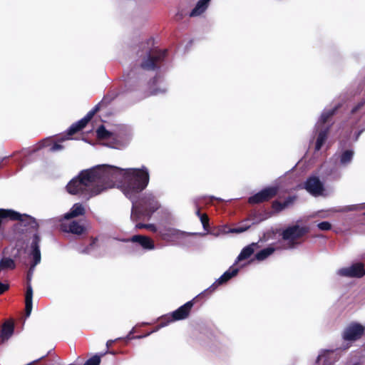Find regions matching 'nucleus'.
Returning <instances> with one entry per match:
<instances>
[{
  "mask_svg": "<svg viewBox=\"0 0 365 365\" xmlns=\"http://www.w3.org/2000/svg\"><path fill=\"white\" fill-rule=\"evenodd\" d=\"M308 227L298 225L289 226L282 234V239L287 242L288 248H293L298 244L297 240L308 232Z\"/></svg>",
  "mask_w": 365,
  "mask_h": 365,
  "instance_id": "nucleus-5",
  "label": "nucleus"
},
{
  "mask_svg": "<svg viewBox=\"0 0 365 365\" xmlns=\"http://www.w3.org/2000/svg\"><path fill=\"white\" fill-rule=\"evenodd\" d=\"M41 146L48 148L49 151L56 152L63 149L59 143H52L51 139H45L41 142Z\"/></svg>",
  "mask_w": 365,
  "mask_h": 365,
  "instance_id": "nucleus-25",
  "label": "nucleus"
},
{
  "mask_svg": "<svg viewBox=\"0 0 365 365\" xmlns=\"http://www.w3.org/2000/svg\"><path fill=\"white\" fill-rule=\"evenodd\" d=\"M196 215L199 217L203 227L205 229L208 225L209 218L206 214H201L200 210L197 208L196 211Z\"/></svg>",
  "mask_w": 365,
  "mask_h": 365,
  "instance_id": "nucleus-32",
  "label": "nucleus"
},
{
  "mask_svg": "<svg viewBox=\"0 0 365 365\" xmlns=\"http://www.w3.org/2000/svg\"><path fill=\"white\" fill-rule=\"evenodd\" d=\"M40 242V237L36 234L31 238L30 245L26 249V252L28 254L29 257L33 261L27 275L28 283L25 296L26 314L27 317L30 316L32 310L33 289L30 281L31 279L35 267L40 263L41 259L39 245Z\"/></svg>",
  "mask_w": 365,
  "mask_h": 365,
  "instance_id": "nucleus-2",
  "label": "nucleus"
},
{
  "mask_svg": "<svg viewBox=\"0 0 365 365\" xmlns=\"http://www.w3.org/2000/svg\"><path fill=\"white\" fill-rule=\"evenodd\" d=\"M319 230L327 231L331 228V225L329 222H322L317 225Z\"/></svg>",
  "mask_w": 365,
  "mask_h": 365,
  "instance_id": "nucleus-35",
  "label": "nucleus"
},
{
  "mask_svg": "<svg viewBox=\"0 0 365 365\" xmlns=\"http://www.w3.org/2000/svg\"><path fill=\"white\" fill-rule=\"evenodd\" d=\"M14 332V326L12 324L6 322L5 323L1 329V337L2 341L8 339Z\"/></svg>",
  "mask_w": 365,
  "mask_h": 365,
  "instance_id": "nucleus-24",
  "label": "nucleus"
},
{
  "mask_svg": "<svg viewBox=\"0 0 365 365\" xmlns=\"http://www.w3.org/2000/svg\"><path fill=\"white\" fill-rule=\"evenodd\" d=\"M9 288V285L6 284H3L0 282V294L4 293Z\"/></svg>",
  "mask_w": 365,
  "mask_h": 365,
  "instance_id": "nucleus-36",
  "label": "nucleus"
},
{
  "mask_svg": "<svg viewBox=\"0 0 365 365\" xmlns=\"http://www.w3.org/2000/svg\"><path fill=\"white\" fill-rule=\"evenodd\" d=\"M99 106L100 104H98L91 110H90L84 118L72 124L67 130L66 136L65 138H61L59 141L62 142L65 140H68L70 139V136H71L73 134L82 130L91 120L93 115L99 110Z\"/></svg>",
  "mask_w": 365,
  "mask_h": 365,
  "instance_id": "nucleus-7",
  "label": "nucleus"
},
{
  "mask_svg": "<svg viewBox=\"0 0 365 365\" xmlns=\"http://www.w3.org/2000/svg\"><path fill=\"white\" fill-rule=\"evenodd\" d=\"M337 354L333 350H324L317 357L318 365H330L337 359Z\"/></svg>",
  "mask_w": 365,
  "mask_h": 365,
  "instance_id": "nucleus-15",
  "label": "nucleus"
},
{
  "mask_svg": "<svg viewBox=\"0 0 365 365\" xmlns=\"http://www.w3.org/2000/svg\"><path fill=\"white\" fill-rule=\"evenodd\" d=\"M163 238L170 241H177L183 238L186 233L176 229H168L163 235Z\"/></svg>",
  "mask_w": 365,
  "mask_h": 365,
  "instance_id": "nucleus-20",
  "label": "nucleus"
},
{
  "mask_svg": "<svg viewBox=\"0 0 365 365\" xmlns=\"http://www.w3.org/2000/svg\"><path fill=\"white\" fill-rule=\"evenodd\" d=\"M127 241L138 243L145 250H151L155 248L153 241L150 237L144 235H134Z\"/></svg>",
  "mask_w": 365,
  "mask_h": 365,
  "instance_id": "nucleus-17",
  "label": "nucleus"
},
{
  "mask_svg": "<svg viewBox=\"0 0 365 365\" xmlns=\"http://www.w3.org/2000/svg\"><path fill=\"white\" fill-rule=\"evenodd\" d=\"M15 267L14 261L10 258H3L0 261V269H14Z\"/></svg>",
  "mask_w": 365,
  "mask_h": 365,
  "instance_id": "nucleus-28",
  "label": "nucleus"
},
{
  "mask_svg": "<svg viewBox=\"0 0 365 365\" xmlns=\"http://www.w3.org/2000/svg\"><path fill=\"white\" fill-rule=\"evenodd\" d=\"M257 246L256 243H252L242 249L241 252L237 257V262L249 258L255 252V247Z\"/></svg>",
  "mask_w": 365,
  "mask_h": 365,
  "instance_id": "nucleus-22",
  "label": "nucleus"
},
{
  "mask_svg": "<svg viewBox=\"0 0 365 365\" xmlns=\"http://www.w3.org/2000/svg\"><path fill=\"white\" fill-rule=\"evenodd\" d=\"M362 209H365V203L349 205L343 209L339 210V211L346 212V211H352V210H362Z\"/></svg>",
  "mask_w": 365,
  "mask_h": 365,
  "instance_id": "nucleus-31",
  "label": "nucleus"
},
{
  "mask_svg": "<svg viewBox=\"0 0 365 365\" xmlns=\"http://www.w3.org/2000/svg\"><path fill=\"white\" fill-rule=\"evenodd\" d=\"M83 252H86V253H88V252H90V250H89V249H88L87 250H85V251H83Z\"/></svg>",
  "mask_w": 365,
  "mask_h": 365,
  "instance_id": "nucleus-40",
  "label": "nucleus"
},
{
  "mask_svg": "<svg viewBox=\"0 0 365 365\" xmlns=\"http://www.w3.org/2000/svg\"><path fill=\"white\" fill-rule=\"evenodd\" d=\"M353 115H358L359 113H361L365 112V100L360 102L356 106H355L352 110Z\"/></svg>",
  "mask_w": 365,
  "mask_h": 365,
  "instance_id": "nucleus-30",
  "label": "nucleus"
},
{
  "mask_svg": "<svg viewBox=\"0 0 365 365\" xmlns=\"http://www.w3.org/2000/svg\"><path fill=\"white\" fill-rule=\"evenodd\" d=\"M135 227L138 228V229H142V228H145V229H148L152 232H156L157 229H156V227L153 225V224H142V223H138L135 225Z\"/></svg>",
  "mask_w": 365,
  "mask_h": 365,
  "instance_id": "nucleus-33",
  "label": "nucleus"
},
{
  "mask_svg": "<svg viewBox=\"0 0 365 365\" xmlns=\"http://www.w3.org/2000/svg\"><path fill=\"white\" fill-rule=\"evenodd\" d=\"M336 109V108L324 110L316 124L315 128L316 132L318 133V136L316 142L315 150L317 151L321 149L327 139L329 125V119L334 115Z\"/></svg>",
  "mask_w": 365,
  "mask_h": 365,
  "instance_id": "nucleus-4",
  "label": "nucleus"
},
{
  "mask_svg": "<svg viewBox=\"0 0 365 365\" xmlns=\"http://www.w3.org/2000/svg\"><path fill=\"white\" fill-rule=\"evenodd\" d=\"M274 248L271 247H267L257 252L255 255V257L259 261L264 260L269 255H271L274 252Z\"/></svg>",
  "mask_w": 365,
  "mask_h": 365,
  "instance_id": "nucleus-26",
  "label": "nucleus"
},
{
  "mask_svg": "<svg viewBox=\"0 0 365 365\" xmlns=\"http://www.w3.org/2000/svg\"><path fill=\"white\" fill-rule=\"evenodd\" d=\"M364 215H365V212H364Z\"/></svg>",
  "mask_w": 365,
  "mask_h": 365,
  "instance_id": "nucleus-43",
  "label": "nucleus"
},
{
  "mask_svg": "<svg viewBox=\"0 0 365 365\" xmlns=\"http://www.w3.org/2000/svg\"><path fill=\"white\" fill-rule=\"evenodd\" d=\"M165 89H163V90H161V91H155L153 92V94H158V93H160V92L163 93V92H165Z\"/></svg>",
  "mask_w": 365,
  "mask_h": 365,
  "instance_id": "nucleus-38",
  "label": "nucleus"
},
{
  "mask_svg": "<svg viewBox=\"0 0 365 365\" xmlns=\"http://www.w3.org/2000/svg\"><path fill=\"white\" fill-rule=\"evenodd\" d=\"M305 189L312 195L324 196L327 195L326 190L322 182L315 176L310 177L304 184Z\"/></svg>",
  "mask_w": 365,
  "mask_h": 365,
  "instance_id": "nucleus-9",
  "label": "nucleus"
},
{
  "mask_svg": "<svg viewBox=\"0 0 365 365\" xmlns=\"http://www.w3.org/2000/svg\"><path fill=\"white\" fill-rule=\"evenodd\" d=\"M149 180V172L145 166L121 169L101 165L81 171L78 177L68 182L66 189L72 195L79 194L89 199L119 183L122 192L132 202L130 218L136 221L150 218L160 207L152 194H145L138 200L140 193L148 186Z\"/></svg>",
  "mask_w": 365,
  "mask_h": 365,
  "instance_id": "nucleus-1",
  "label": "nucleus"
},
{
  "mask_svg": "<svg viewBox=\"0 0 365 365\" xmlns=\"http://www.w3.org/2000/svg\"><path fill=\"white\" fill-rule=\"evenodd\" d=\"M251 226V224L249 222V220H247L245 222H243L241 225L239 226L232 228L229 230V232L230 233H242L246 230H247Z\"/></svg>",
  "mask_w": 365,
  "mask_h": 365,
  "instance_id": "nucleus-27",
  "label": "nucleus"
},
{
  "mask_svg": "<svg viewBox=\"0 0 365 365\" xmlns=\"http://www.w3.org/2000/svg\"><path fill=\"white\" fill-rule=\"evenodd\" d=\"M354 152L351 150H344L339 156L340 165L346 166L349 164L353 158Z\"/></svg>",
  "mask_w": 365,
  "mask_h": 365,
  "instance_id": "nucleus-23",
  "label": "nucleus"
},
{
  "mask_svg": "<svg viewBox=\"0 0 365 365\" xmlns=\"http://www.w3.org/2000/svg\"><path fill=\"white\" fill-rule=\"evenodd\" d=\"M133 332H134V329H133L130 331V333H129L128 336H127V338H128V339H129V338H130V335H131Z\"/></svg>",
  "mask_w": 365,
  "mask_h": 365,
  "instance_id": "nucleus-39",
  "label": "nucleus"
},
{
  "mask_svg": "<svg viewBox=\"0 0 365 365\" xmlns=\"http://www.w3.org/2000/svg\"><path fill=\"white\" fill-rule=\"evenodd\" d=\"M239 269L238 268L230 267L228 270H227L220 278H218L215 282H214L207 289L205 292H212L215 290L217 286L221 285L228 280H230L232 277H235Z\"/></svg>",
  "mask_w": 365,
  "mask_h": 365,
  "instance_id": "nucleus-14",
  "label": "nucleus"
},
{
  "mask_svg": "<svg viewBox=\"0 0 365 365\" xmlns=\"http://www.w3.org/2000/svg\"><path fill=\"white\" fill-rule=\"evenodd\" d=\"M166 51H149L141 63V67L145 70H154L156 64L165 56Z\"/></svg>",
  "mask_w": 365,
  "mask_h": 365,
  "instance_id": "nucleus-8",
  "label": "nucleus"
},
{
  "mask_svg": "<svg viewBox=\"0 0 365 365\" xmlns=\"http://www.w3.org/2000/svg\"><path fill=\"white\" fill-rule=\"evenodd\" d=\"M319 171L323 178L327 179H336L339 177L336 165H332L331 163H324L321 166Z\"/></svg>",
  "mask_w": 365,
  "mask_h": 365,
  "instance_id": "nucleus-16",
  "label": "nucleus"
},
{
  "mask_svg": "<svg viewBox=\"0 0 365 365\" xmlns=\"http://www.w3.org/2000/svg\"><path fill=\"white\" fill-rule=\"evenodd\" d=\"M210 0H200L192 10L190 16L195 17L201 15L207 8Z\"/></svg>",
  "mask_w": 365,
  "mask_h": 365,
  "instance_id": "nucleus-21",
  "label": "nucleus"
},
{
  "mask_svg": "<svg viewBox=\"0 0 365 365\" xmlns=\"http://www.w3.org/2000/svg\"><path fill=\"white\" fill-rule=\"evenodd\" d=\"M365 130V128H361L359 130H358L357 132L355 133V137L354 138V140L356 141L357 140L358 138L359 137L360 134Z\"/></svg>",
  "mask_w": 365,
  "mask_h": 365,
  "instance_id": "nucleus-37",
  "label": "nucleus"
},
{
  "mask_svg": "<svg viewBox=\"0 0 365 365\" xmlns=\"http://www.w3.org/2000/svg\"><path fill=\"white\" fill-rule=\"evenodd\" d=\"M96 133L98 138L112 140L111 147L117 149L127 145L132 138L131 130L125 127H121L116 132L112 133L101 125L97 129Z\"/></svg>",
  "mask_w": 365,
  "mask_h": 365,
  "instance_id": "nucleus-3",
  "label": "nucleus"
},
{
  "mask_svg": "<svg viewBox=\"0 0 365 365\" xmlns=\"http://www.w3.org/2000/svg\"><path fill=\"white\" fill-rule=\"evenodd\" d=\"M337 274L343 277H361L365 274V270L363 264L358 262L350 267L339 269Z\"/></svg>",
  "mask_w": 365,
  "mask_h": 365,
  "instance_id": "nucleus-10",
  "label": "nucleus"
},
{
  "mask_svg": "<svg viewBox=\"0 0 365 365\" xmlns=\"http://www.w3.org/2000/svg\"><path fill=\"white\" fill-rule=\"evenodd\" d=\"M290 203L291 201L289 200H286L284 202H275L273 203V208L276 211L279 212L287 207Z\"/></svg>",
  "mask_w": 365,
  "mask_h": 365,
  "instance_id": "nucleus-29",
  "label": "nucleus"
},
{
  "mask_svg": "<svg viewBox=\"0 0 365 365\" xmlns=\"http://www.w3.org/2000/svg\"><path fill=\"white\" fill-rule=\"evenodd\" d=\"M193 306L192 301H189L186 302L182 306L180 307L178 309L173 312L170 314L165 315L159 327H158L155 330L153 331H155L159 329L160 327H163L165 326H167L169 323L178 321V320H182L186 319Z\"/></svg>",
  "mask_w": 365,
  "mask_h": 365,
  "instance_id": "nucleus-6",
  "label": "nucleus"
},
{
  "mask_svg": "<svg viewBox=\"0 0 365 365\" xmlns=\"http://www.w3.org/2000/svg\"><path fill=\"white\" fill-rule=\"evenodd\" d=\"M142 337H143L142 336H137V338H142Z\"/></svg>",
  "mask_w": 365,
  "mask_h": 365,
  "instance_id": "nucleus-42",
  "label": "nucleus"
},
{
  "mask_svg": "<svg viewBox=\"0 0 365 365\" xmlns=\"http://www.w3.org/2000/svg\"><path fill=\"white\" fill-rule=\"evenodd\" d=\"M364 328L362 325L355 323L347 327L343 334V338L346 341H355L363 334Z\"/></svg>",
  "mask_w": 365,
  "mask_h": 365,
  "instance_id": "nucleus-12",
  "label": "nucleus"
},
{
  "mask_svg": "<svg viewBox=\"0 0 365 365\" xmlns=\"http://www.w3.org/2000/svg\"><path fill=\"white\" fill-rule=\"evenodd\" d=\"M277 189L275 187H266L260 192L251 196L248 201L251 204L260 203L269 200L277 194Z\"/></svg>",
  "mask_w": 365,
  "mask_h": 365,
  "instance_id": "nucleus-11",
  "label": "nucleus"
},
{
  "mask_svg": "<svg viewBox=\"0 0 365 365\" xmlns=\"http://www.w3.org/2000/svg\"><path fill=\"white\" fill-rule=\"evenodd\" d=\"M101 359L98 356H94L86 361L83 365H99Z\"/></svg>",
  "mask_w": 365,
  "mask_h": 365,
  "instance_id": "nucleus-34",
  "label": "nucleus"
},
{
  "mask_svg": "<svg viewBox=\"0 0 365 365\" xmlns=\"http://www.w3.org/2000/svg\"><path fill=\"white\" fill-rule=\"evenodd\" d=\"M239 269L238 268L230 267L228 270H227L220 278H218L215 282H214L207 289L205 292H212L215 290L217 286L221 285L228 280H230L232 277H235Z\"/></svg>",
  "mask_w": 365,
  "mask_h": 365,
  "instance_id": "nucleus-13",
  "label": "nucleus"
},
{
  "mask_svg": "<svg viewBox=\"0 0 365 365\" xmlns=\"http://www.w3.org/2000/svg\"><path fill=\"white\" fill-rule=\"evenodd\" d=\"M93 244H95L94 241L93 242V243L91 244V246H92Z\"/></svg>",
  "mask_w": 365,
  "mask_h": 365,
  "instance_id": "nucleus-41",
  "label": "nucleus"
},
{
  "mask_svg": "<svg viewBox=\"0 0 365 365\" xmlns=\"http://www.w3.org/2000/svg\"><path fill=\"white\" fill-rule=\"evenodd\" d=\"M61 227L63 232H71L76 235H81L85 230L84 226L76 221H73L69 223L63 222L61 224Z\"/></svg>",
  "mask_w": 365,
  "mask_h": 365,
  "instance_id": "nucleus-18",
  "label": "nucleus"
},
{
  "mask_svg": "<svg viewBox=\"0 0 365 365\" xmlns=\"http://www.w3.org/2000/svg\"><path fill=\"white\" fill-rule=\"evenodd\" d=\"M85 213V209L82 204L76 203L71 208L70 211L64 215V219L68 220L72 217H76L83 215Z\"/></svg>",
  "mask_w": 365,
  "mask_h": 365,
  "instance_id": "nucleus-19",
  "label": "nucleus"
}]
</instances>
